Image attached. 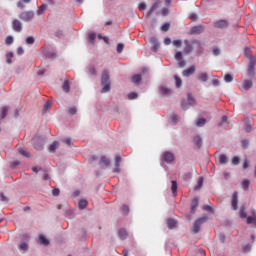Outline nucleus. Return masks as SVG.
I'll return each mask as SVG.
<instances>
[{
    "label": "nucleus",
    "mask_w": 256,
    "mask_h": 256,
    "mask_svg": "<svg viewBox=\"0 0 256 256\" xmlns=\"http://www.w3.org/2000/svg\"><path fill=\"white\" fill-rule=\"evenodd\" d=\"M101 84L103 85L102 93H109L111 91V80L109 70H104L101 76Z\"/></svg>",
    "instance_id": "nucleus-1"
},
{
    "label": "nucleus",
    "mask_w": 256,
    "mask_h": 256,
    "mask_svg": "<svg viewBox=\"0 0 256 256\" xmlns=\"http://www.w3.org/2000/svg\"><path fill=\"white\" fill-rule=\"evenodd\" d=\"M209 219V217L207 215H204L200 218H198L192 228H191V231L192 233H194L195 235H197V233H199V231H201V226L203 225V223H207V220Z\"/></svg>",
    "instance_id": "nucleus-2"
},
{
    "label": "nucleus",
    "mask_w": 256,
    "mask_h": 256,
    "mask_svg": "<svg viewBox=\"0 0 256 256\" xmlns=\"http://www.w3.org/2000/svg\"><path fill=\"white\" fill-rule=\"evenodd\" d=\"M184 43L186 45L184 48V53H186L187 55H189V53L193 51V45H196V47L201 49V42L199 40H193L191 44L189 43V41L185 40Z\"/></svg>",
    "instance_id": "nucleus-3"
},
{
    "label": "nucleus",
    "mask_w": 256,
    "mask_h": 256,
    "mask_svg": "<svg viewBox=\"0 0 256 256\" xmlns=\"http://www.w3.org/2000/svg\"><path fill=\"white\" fill-rule=\"evenodd\" d=\"M33 17H35V13H33V11H25V12H22L20 15H19V18L22 20V21H26V22H29L33 19Z\"/></svg>",
    "instance_id": "nucleus-4"
},
{
    "label": "nucleus",
    "mask_w": 256,
    "mask_h": 256,
    "mask_svg": "<svg viewBox=\"0 0 256 256\" xmlns=\"http://www.w3.org/2000/svg\"><path fill=\"white\" fill-rule=\"evenodd\" d=\"M162 160L165 163H173V161H175V154L172 152H164L162 155Z\"/></svg>",
    "instance_id": "nucleus-5"
},
{
    "label": "nucleus",
    "mask_w": 256,
    "mask_h": 256,
    "mask_svg": "<svg viewBox=\"0 0 256 256\" xmlns=\"http://www.w3.org/2000/svg\"><path fill=\"white\" fill-rule=\"evenodd\" d=\"M12 29L16 33H21V31H23V26L21 24V21H19L18 19H14L12 21Z\"/></svg>",
    "instance_id": "nucleus-6"
},
{
    "label": "nucleus",
    "mask_w": 256,
    "mask_h": 256,
    "mask_svg": "<svg viewBox=\"0 0 256 256\" xmlns=\"http://www.w3.org/2000/svg\"><path fill=\"white\" fill-rule=\"evenodd\" d=\"M238 203H239V196L237 192H234L232 194V198H231V207L233 209V211H237L238 209Z\"/></svg>",
    "instance_id": "nucleus-7"
},
{
    "label": "nucleus",
    "mask_w": 256,
    "mask_h": 256,
    "mask_svg": "<svg viewBox=\"0 0 256 256\" xmlns=\"http://www.w3.org/2000/svg\"><path fill=\"white\" fill-rule=\"evenodd\" d=\"M256 58L250 56V63L248 67V75H254L255 73Z\"/></svg>",
    "instance_id": "nucleus-8"
},
{
    "label": "nucleus",
    "mask_w": 256,
    "mask_h": 256,
    "mask_svg": "<svg viewBox=\"0 0 256 256\" xmlns=\"http://www.w3.org/2000/svg\"><path fill=\"white\" fill-rule=\"evenodd\" d=\"M205 31V28L202 25L194 26L190 29L191 35H201Z\"/></svg>",
    "instance_id": "nucleus-9"
},
{
    "label": "nucleus",
    "mask_w": 256,
    "mask_h": 256,
    "mask_svg": "<svg viewBox=\"0 0 256 256\" xmlns=\"http://www.w3.org/2000/svg\"><path fill=\"white\" fill-rule=\"evenodd\" d=\"M228 25L227 20H218L214 23V27H216V29H225Z\"/></svg>",
    "instance_id": "nucleus-10"
},
{
    "label": "nucleus",
    "mask_w": 256,
    "mask_h": 256,
    "mask_svg": "<svg viewBox=\"0 0 256 256\" xmlns=\"http://www.w3.org/2000/svg\"><path fill=\"white\" fill-rule=\"evenodd\" d=\"M198 81H202V83H207L209 81V74L207 72H200L197 75Z\"/></svg>",
    "instance_id": "nucleus-11"
},
{
    "label": "nucleus",
    "mask_w": 256,
    "mask_h": 256,
    "mask_svg": "<svg viewBox=\"0 0 256 256\" xmlns=\"http://www.w3.org/2000/svg\"><path fill=\"white\" fill-rule=\"evenodd\" d=\"M196 71L195 66H191L190 68L184 70L182 72L183 77H191V75H194Z\"/></svg>",
    "instance_id": "nucleus-12"
},
{
    "label": "nucleus",
    "mask_w": 256,
    "mask_h": 256,
    "mask_svg": "<svg viewBox=\"0 0 256 256\" xmlns=\"http://www.w3.org/2000/svg\"><path fill=\"white\" fill-rule=\"evenodd\" d=\"M38 243L40 245H44L45 247H47V245H49V240L47 238H45V236L43 234H40L38 236Z\"/></svg>",
    "instance_id": "nucleus-13"
},
{
    "label": "nucleus",
    "mask_w": 256,
    "mask_h": 256,
    "mask_svg": "<svg viewBox=\"0 0 256 256\" xmlns=\"http://www.w3.org/2000/svg\"><path fill=\"white\" fill-rule=\"evenodd\" d=\"M197 207H199V198H194L192 200V205H191V213H195V211L197 210Z\"/></svg>",
    "instance_id": "nucleus-14"
},
{
    "label": "nucleus",
    "mask_w": 256,
    "mask_h": 256,
    "mask_svg": "<svg viewBox=\"0 0 256 256\" xmlns=\"http://www.w3.org/2000/svg\"><path fill=\"white\" fill-rule=\"evenodd\" d=\"M127 236H128L127 230H125L123 228L119 230V232H118L119 239H121L122 241H125V239H127Z\"/></svg>",
    "instance_id": "nucleus-15"
},
{
    "label": "nucleus",
    "mask_w": 256,
    "mask_h": 256,
    "mask_svg": "<svg viewBox=\"0 0 256 256\" xmlns=\"http://www.w3.org/2000/svg\"><path fill=\"white\" fill-rule=\"evenodd\" d=\"M167 225L169 229H175L177 227V220L170 218L167 220Z\"/></svg>",
    "instance_id": "nucleus-16"
},
{
    "label": "nucleus",
    "mask_w": 256,
    "mask_h": 256,
    "mask_svg": "<svg viewBox=\"0 0 256 256\" xmlns=\"http://www.w3.org/2000/svg\"><path fill=\"white\" fill-rule=\"evenodd\" d=\"M251 87H253V81L245 80L243 82V89H245V91H249V89H251Z\"/></svg>",
    "instance_id": "nucleus-17"
},
{
    "label": "nucleus",
    "mask_w": 256,
    "mask_h": 256,
    "mask_svg": "<svg viewBox=\"0 0 256 256\" xmlns=\"http://www.w3.org/2000/svg\"><path fill=\"white\" fill-rule=\"evenodd\" d=\"M151 44H152V51H155V53H157V49H159V42L157 41V38H152Z\"/></svg>",
    "instance_id": "nucleus-18"
},
{
    "label": "nucleus",
    "mask_w": 256,
    "mask_h": 256,
    "mask_svg": "<svg viewBox=\"0 0 256 256\" xmlns=\"http://www.w3.org/2000/svg\"><path fill=\"white\" fill-rule=\"evenodd\" d=\"M57 149H59V142L54 141L50 147H49V152L50 153H55V151H57Z\"/></svg>",
    "instance_id": "nucleus-19"
},
{
    "label": "nucleus",
    "mask_w": 256,
    "mask_h": 256,
    "mask_svg": "<svg viewBox=\"0 0 256 256\" xmlns=\"http://www.w3.org/2000/svg\"><path fill=\"white\" fill-rule=\"evenodd\" d=\"M62 89L65 93H69L71 90V86L69 85V80L64 81V84L62 85Z\"/></svg>",
    "instance_id": "nucleus-20"
},
{
    "label": "nucleus",
    "mask_w": 256,
    "mask_h": 256,
    "mask_svg": "<svg viewBox=\"0 0 256 256\" xmlns=\"http://www.w3.org/2000/svg\"><path fill=\"white\" fill-rule=\"evenodd\" d=\"M246 223L248 225H256V216L253 215V216H249L246 220Z\"/></svg>",
    "instance_id": "nucleus-21"
},
{
    "label": "nucleus",
    "mask_w": 256,
    "mask_h": 256,
    "mask_svg": "<svg viewBox=\"0 0 256 256\" xmlns=\"http://www.w3.org/2000/svg\"><path fill=\"white\" fill-rule=\"evenodd\" d=\"M18 153H20V155H22L23 157H31V153L26 151L25 148H19Z\"/></svg>",
    "instance_id": "nucleus-22"
},
{
    "label": "nucleus",
    "mask_w": 256,
    "mask_h": 256,
    "mask_svg": "<svg viewBox=\"0 0 256 256\" xmlns=\"http://www.w3.org/2000/svg\"><path fill=\"white\" fill-rule=\"evenodd\" d=\"M47 10V4L41 5L37 10V15H43L45 11Z\"/></svg>",
    "instance_id": "nucleus-23"
},
{
    "label": "nucleus",
    "mask_w": 256,
    "mask_h": 256,
    "mask_svg": "<svg viewBox=\"0 0 256 256\" xmlns=\"http://www.w3.org/2000/svg\"><path fill=\"white\" fill-rule=\"evenodd\" d=\"M194 144L196 145V147H198V149H200V147H201V143H202V139H201V137H199V136H195L194 137Z\"/></svg>",
    "instance_id": "nucleus-24"
},
{
    "label": "nucleus",
    "mask_w": 256,
    "mask_h": 256,
    "mask_svg": "<svg viewBox=\"0 0 256 256\" xmlns=\"http://www.w3.org/2000/svg\"><path fill=\"white\" fill-rule=\"evenodd\" d=\"M6 63H8V65H11L13 63V53L9 52L6 54Z\"/></svg>",
    "instance_id": "nucleus-25"
},
{
    "label": "nucleus",
    "mask_w": 256,
    "mask_h": 256,
    "mask_svg": "<svg viewBox=\"0 0 256 256\" xmlns=\"http://www.w3.org/2000/svg\"><path fill=\"white\" fill-rule=\"evenodd\" d=\"M141 74H136L132 76V83H141Z\"/></svg>",
    "instance_id": "nucleus-26"
},
{
    "label": "nucleus",
    "mask_w": 256,
    "mask_h": 256,
    "mask_svg": "<svg viewBox=\"0 0 256 256\" xmlns=\"http://www.w3.org/2000/svg\"><path fill=\"white\" fill-rule=\"evenodd\" d=\"M219 163L220 165H225L227 163V156L225 154L219 156Z\"/></svg>",
    "instance_id": "nucleus-27"
},
{
    "label": "nucleus",
    "mask_w": 256,
    "mask_h": 256,
    "mask_svg": "<svg viewBox=\"0 0 256 256\" xmlns=\"http://www.w3.org/2000/svg\"><path fill=\"white\" fill-rule=\"evenodd\" d=\"M88 205L87 200H80L78 203V207L79 209H86Z\"/></svg>",
    "instance_id": "nucleus-28"
},
{
    "label": "nucleus",
    "mask_w": 256,
    "mask_h": 256,
    "mask_svg": "<svg viewBox=\"0 0 256 256\" xmlns=\"http://www.w3.org/2000/svg\"><path fill=\"white\" fill-rule=\"evenodd\" d=\"M174 79H175V83H176L177 88H179L183 85V80H181L179 76L175 75Z\"/></svg>",
    "instance_id": "nucleus-29"
},
{
    "label": "nucleus",
    "mask_w": 256,
    "mask_h": 256,
    "mask_svg": "<svg viewBox=\"0 0 256 256\" xmlns=\"http://www.w3.org/2000/svg\"><path fill=\"white\" fill-rule=\"evenodd\" d=\"M159 5H161V1H156V2L152 5V7H151L149 13L151 14V13H153V11H155L156 9H159Z\"/></svg>",
    "instance_id": "nucleus-30"
},
{
    "label": "nucleus",
    "mask_w": 256,
    "mask_h": 256,
    "mask_svg": "<svg viewBox=\"0 0 256 256\" xmlns=\"http://www.w3.org/2000/svg\"><path fill=\"white\" fill-rule=\"evenodd\" d=\"M171 183H172L171 191L173 195H175L177 193V181L173 180Z\"/></svg>",
    "instance_id": "nucleus-31"
},
{
    "label": "nucleus",
    "mask_w": 256,
    "mask_h": 256,
    "mask_svg": "<svg viewBox=\"0 0 256 256\" xmlns=\"http://www.w3.org/2000/svg\"><path fill=\"white\" fill-rule=\"evenodd\" d=\"M205 123H207V120H205V118H200L197 122H196V126L197 127H203L205 125Z\"/></svg>",
    "instance_id": "nucleus-32"
},
{
    "label": "nucleus",
    "mask_w": 256,
    "mask_h": 256,
    "mask_svg": "<svg viewBox=\"0 0 256 256\" xmlns=\"http://www.w3.org/2000/svg\"><path fill=\"white\" fill-rule=\"evenodd\" d=\"M88 71H89L90 75H93V76L97 75V69H95V66H93V65H90L88 67Z\"/></svg>",
    "instance_id": "nucleus-33"
},
{
    "label": "nucleus",
    "mask_w": 256,
    "mask_h": 256,
    "mask_svg": "<svg viewBox=\"0 0 256 256\" xmlns=\"http://www.w3.org/2000/svg\"><path fill=\"white\" fill-rule=\"evenodd\" d=\"M129 206H127V205H123L122 207H121V212L123 213V215H129Z\"/></svg>",
    "instance_id": "nucleus-34"
},
{
    "label": "nucleus",
    "mask_w": 256,
    "mask_h": 256,
    "mask_svg": "<svg viewBox=\"0 0 256 256\" xmlns=\"http://www.w3.org/2000/svg\"><path fill=\"white\" fill-rule=\"evenodd\" d=\"M170 28H171V24H169V23H164V24L161 26V31L167 32V31H169Z\"/></svg>",
    "instance_id": "nucleus-35"
},
{
    "label": "nucleus",
    "mask_w": 256,
    "mask_h": 256,
    "mask_svg": "<svg viewBox=\"0 0 256 256\" xmlns=\"http://www.w3.org/2000/svg\"><path fill=\"white\" fill-rule=\"evenodd\" d=\"M240 217L241 219L247 218V212L245 211V207L240 208Z\"/></svg>",
    "instance_id": "nucleus-36"
},
{
    "label": "nucleus",
    "mask_w": 256,
    "mask_h": 256,
    "mask_svg": "<svg viewBox=\"0 0 256 256\" xmlns=\"http://www.w3.org/2000/svg\"><path fill=\"white\" fill-rule=\"evenodd\" d=\"M203 187V177H200L198 179V184L197 186L195 187V190L198 191V189H201Z\"/></svg>",
    "instance_id": "nucleus-37"
},
{
    "label": "nucleus",
    "mask_w": 256,
    "mask_h": 256,
    "mask_svg": "<svg viewBox=\"0 0 256 256\" xmlns=\"http://www.w3.org/2000/svg\"><path fill=\"white\" fill-rule=\"evenodd\" d=\"M121 163H117V162H115V167H114V170H113V172L114 173H121Z\"/></svg>",
    "instance_id": "nucleus-38"
},
{
    "label": "nucleus",
    "mask_w": 256,
    "mask_h": 256,
    "mask_svg": "<svg viewBox=\"0 0 256 256\" xmlns=\"http://www.w3.org/2000/svg\"><path fill=\"white\" fill-rule=\"evenodd\" d=\"M9 110L7 109V107H3L1 110V119H5V117H7V112Z\"/></svg>",
    "instance_id": "nucleus-39"
},
{
    "label": "nucleus",
    "mask_w": 256,
    "mask_h": 256,
    "mask_svg": "<svg viewBox=\"0 0 256 256\" xmlns=\"http://www.w3.org/2000/svg\"><path fill=\"white\" fill-rule=\"evenodd\" d=\"M6 45H13V36H7L5 39Z\"/></svg>",
    "instance_id": "nucleus-40"
},
{
    "label": "nucleus",
    "mask_w": 256,
    "mask_h": 256,
    "mask_svg": "<svg viewBox=\"0 0 256 256\" xmlns=\"http://www.w3.org/2000/svg\"><path fill=\"white\" fill-rule=\"evenodd\" d=\"M224 81H225L226 83H231V81H233V76H231V74H226V75L224 76Z\"/></svg>",
    "instance_id": "nucleus-41"
},
{
    "label": "nucleus",
    "mask_w": 256,
    "mask_h": 256,
    "mask_svg": "<svg viewBox=\"0 0 256 256\" xmlns=\"http://www.w3.org/2000/svg\"><path fill=\"white\" fill-rule=\"evenodd\" d=\"M101 163H103V165H105V167H109L111 162L106 157H102L101 158Z\"/></svg>",
    "instance_id": "nucleus-42"
},
{
    "label": "nucleus",
    "mask_w": 256,
    "mask_h": 256,
    "mask_svg": "<svg viewBox=\"0 0 256 256\" xmlns=\"http://www.w3.org/2000/svg\"><path fill=\"white\" fill-rule=\"evenodd\" d=\"M26 43L27 45H33V43H35V38H33V36L27 37Z\"/></svg>",
    "instance_id": "nucleus-43"
},
{
    "label": "nucleus",
    "mask_w": 256,
    "mask_h": 256,
    "mask_svg": "<svg viewBox=\"0 0 256 256\" xmlns=\"http://www.w3.org/2000/svg\"><path fill=\"white\" fill-rule=\"evenodd\" d=\"M203 211H210V212H213V205H204L202 207Z\"/></svg>",
    "instance_id": "nucleus-44"
},
{
    "label": "nucleus",
    "mask_w": 256,
    "mask_h": 256,
    "mask_svg": "<svg viewBox=\"0 0 256 256\" xmlns=\"http://www.w3.org/2000/svg\"><path fill=\"white\" fill-rule=\"evenodd\" d=\"M123 49H125V45L122 43H119L117 45V53H123Z\"/></svg>",
    "instance_id": "nucleus-45"
},
{
    "label": "nucleus",
    "mask_w": 256,
    "mask_h": 256,
    "mask_svg": "<svg viewBox=\"0 0 256 256\" xmlns=\"http://www.w3.org/2000/svg\"><path fill=\"white\" fill-rule=\"evenodd\" d=\"M88 39H89V41H91L93 43L95 41V39H97V35L95 33H90L88 35Z\"/></svg>",
    "instance_id": "nucleus-46"
},
{
    "label": "nucleus",
    "mask_w": 256,
    "mask_h": 256,
    "mask_svg": "<svg viewBox=\"0 0 256 256\" xmlns=\"http://www.w3.org/2000/svg\"><path fill=\"white\" fill-rule=\"evenodd\" d=\"M19 249H21L22 251H27V249H29V246L27 245V243H22L19 245Z\"/></svg>",
    "instance_id": "nucleus-47"
},
{
    "label": "nucleus",
    "mask_w": 256,
    "mask_h": 256,
    "mask_svg": "<svg viewBox=\"0 0 256 256\" xmlns=\"http://www.w3.org/2000/svg\"><path fill=\"white\" fill-rule=\"evenodd\" d=\"M175 59H176V61H181L183 59V53L176 52Z\"/></svg>",
    "instance_id": "nucleus-48"
},
{
    "label": "nucleus",
    "mask_w": 256,
    "mask_h": 256,
    "mask_svg": "<svg viewBox=\"0 0 256 256\" xmlns=\"http://www.w3.org/2000/svg\"><path fill=\"white\" fill-rule=\"evenodd\" d=\"M59 193H61V191L58 188H53L52 190L53 197H59Z\"/></svg>",
    "instance_id": "nucleus-49"
},
{
    "label": "nucleus",
    "mask_w": 256,
    "mask_h": 256,
    "mask_svg": "<svg viewBox=\"0 0 256 256\" xmlns=\"http://www.w3.org/2000/svg\"><path fill=\"white\" fill-rule=\"evenodd\" d=\"M242 188L245 190L249 189V180H243Z\"/></svg>",
    "instance_id": "nucleus-50"
},
{
    "label": "nucleus",
    "mask_w": 256,
    "mask_h": 256,
    "mask_svg": "<svg viewBox=\"0 0 256 256\" xmlns=\"http://www.w3.org/2000/svg\"><path fill=\"white\" fill-rule=\"evenodd\" d=\"M68 113L70 115H76L77 114V108L76 107L69 108Z\"/></svg>",
    "instance_id": "nucleus-51"
},
{
    "label": "nucleus",
    "mask_w": 256,
    "mask_h": 256,
    "mask_svg": "<svg viewBox=\"0 0 256 256\" xmlns=\"http://www.w3.org/2000/svg\"><path fill=\"white\" fill-rule=\"evenodd\" d=\"M138 9L140 11H145L147 9V4L146 3H140L138 6Z\"/></svg>",
    "instance_id": "nucleus-52"
},
{
    "label": "nucleus",
    "mask_w": 256,
    "mask_h": 256,
    "mask_svg": "<svg viewBox=\"0 0 256 256\" xmlns=\"http://www.w3.org/2000/svg\"><path fill=\"white\" fill-rule=\"evenodd\" d=\"M128 99H130V100L137 99V93H135V92L129 93Z\"/></svg>",
    "instance_id": "nucleus-53"
},
{
    "label": "nucleus",
    "mask_w": 256,
    "mask_h": 256,
    "mask_svg": "<svg viewBox=\"0 0 256 256\" xmlns=\"http://www.w3.org/2000/svg\"><path fill=\"white\" fill-rule=\"evenodd\" d=\"M161 13L163 17H167L169 15V8H162Z\"/></svg>",
    "instance_id": "nucleus-54"
},
{
    "label": "nucleus",
    "mask_w": 256,
    "mask_h": 256,
    "mask_svg": "<svg viewBox=\"0 0 256 256\" xmlns=\"http://www.w3.org/2000/svg\"><path fill=\"white\" fill-rule=\"evenodd\" d=\"M188 103L189 105H195V99L191 97V94H188Z\"/></svg>",
    "instance_id": "nucleus-55"
},
{
    "label": "nucleus",
    "mask_w": 256,
    "mask_h": 256,
    "mask_svg": "<svg viewBox=\"0 0 256 256\" xmlns=\"http://www.w3.org/2000/svg\"><path fill=\"white\" fill-rule=\"evenodd\" d=\"M232 165H239V157L234 156L232 158Z\"/></svg>",
    "instance_id": "nucleus-56"
},
{
    "label": "nucleus",
    "mask_w": 256,
    "mask_h": 256,
    "mask_svg": "<svg viewBox=\"0 0 256 256\" xmlns=\"http://www.w3.org/2000/svg\"><path fill=\"white\" fill-rule=\"evenodd\" d=\"M63 143H65L66 145H69L70 147H71V145H73V141H71V138L64 139Z\"/></svg>",
    "instance_id": "nucleus-57"
},
{
    "label": "nucleus",
    "mask_w": 256,
    "mask_h": 256,
    "mask_svg": "<svg viewBox=\"0 0 256 256\" xmlns=\"http://www.w3.org/2000/svg\"><path fill=\"white\" fill-rule=\"evenodd\" d=\"M212 52H213V55H215V57H217V55H219L221 53V51L217 47H214L212 49Z\"/></svg>",
    "instance_id": "nucleus-58"
},
{
    "label": "nucleus",
    "mask_w": 256,
    "mask_h": 256,
    "mask_svg": "<svg viewBox=\"0 0 256 256\" xmlns=\"http://www.w3.org/2000/svg\"><path fill=\"white\" fill-rule=\"evenodd\" d=\"M181 45H182L181 40H174V41H173V46H174V47H181Z\"/></svg>",
    "instance_id": "nucleus-59"
},
{
    "label": "nucleus",
    "mask_w": 256,
    "mask_h": 256,
    "mask_svg": "<svg viewBox=\"0 0 256 256\" xmlns=\"http://www.w3.org/2000/svg\"><path fill=\"white\" fill-rule=\"evenodd\" d=\"M224 123H227V116H222V120L219 123V127H222V125H224Z\"/></svg>",
    "instance_id": "nucleus-60"
},
{
    "label": "nucleus",
    "mask_w": 256,
    "mask_h": 256,
    "mask_svg": "<svg viewBox=\"0 0 256 256\" xmlns=\"http://www.w3.org/2000/svg\"><path fill=\"white\" fill-rule=\"evenodd\" d=\"M178 65H179V67L180 68H183V67H185V65H186V63H185V60H178Z\"/></svg>",
    "instance_id": "nucleus-61"
},
{
    "label": "nucleus",
    "mask_w": 256,
    "mask_h": 256,
    "mask_svg": "<svg viewBox=\"0 0 256 256\" xmlns=\"http://www.w3.org/2000/svg\"><path fill=\"white\" fill-rule=\"evenodd\" d=\"M51 108V102H46L45 105H44V111H47L48 109Z\"/></svg>",
    "instance_id": "nucleus-62"
},
{
    "label": "nucleus",
    "mask_w": 256,
    "mask_h": 256,
    "mask_svg": "<svg viewBox=\"0 0 256 256\" xmlns=\"http://www.w3.org/2000/svg\"><path fill=\"white\" fill-rule=\"evenodd\" d=\"M0 200L1 201H9V199L3 193H0Z\"/></svg>",
    "instance_id": "nucleus-63"
},
{
    "label": "nucleus",
    "mask_w": 256,
    "mask_h": 256,
    "mask_svg": "<svg viewBox=\"0 0 256 256\" xmlns=\"http://www.w3.org/2000/svg\"><path fill=\"white\" fill-rule=\"evenodd\" d=\"M17 53L18 55H23V53H25V50H23V47H18Z\"/></svg>",
    "instance_id": "nucleus-64"
}]
</instances>
